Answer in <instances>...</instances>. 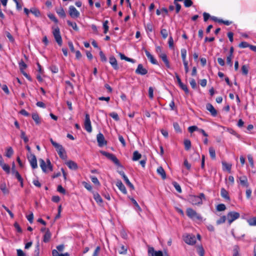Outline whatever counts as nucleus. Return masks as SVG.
Masks as SVG:
<instances>
[{
  "instance_id": "f257e3e1",
  "label": "nucleus",
  "mask_w": 256,
  "mask_h": 256,
  "mask_svg": "<svg viewBox=\"0 0 256 256\" xmlns=\"http://www.w3.org/2000/svg\"><path fill=\"white\" fill-rule=\"evenodd\" d=\"M50 142L52 145L56 148L60 157L63 160H65L66 158V152L62 145L54 142L52 138L50 139Z\"/></svg>"
},
{
  "instance_id": "f03ea898",
  "label": "nucleus",
  "mask_w": 256,
  "mask_h": 256,
  "mask_svg": "<svg viewBox=\"0 0 256 256\" xmlns=\"http://www.w3.org/2000/svg\"><path fill=\"white\" fill-rule=\"evenodd\" d=\"M205 198V196L203 193H200L199 196L190 195L188 197V201L193 205L201 204L202 203V199Z\"/></svg>"
},
{
  "instance_id": "7ed1b4c3",
  "label": "nucleus",
  "mask_w": 256,
  "mask_h": 256,
  "mask_svg": "<svg viewBox=\"0 0 256 256\" xmlns=\"http://www.w3.org/2000/svg\"><path fill=\"white\" fill-rule=\"evenodd\" d=\"M52 34L58 44L61 46L62 45V38L60 34V28L58 26H54L52 27Z\"/></svg>"
},
{
  "instance_id": "20e7f679",
  "label": "nucleus",
  "mask_w": 256,
  "mask_h": 256,
  "mask_svg": "<svg viewBox=\"0 0 256 256\" xmlns=\"http://www.w3.org/2000/svg\"><path fill=\"white\" fill-rule=\"evenodd\" d=\"M100 153L103 156H106L108 159L112 160L117 166H122L118 160L116 156L114 154L105 151H100Z\"/></svg>"
},
{
  "instance_id": "39448f33",
  "label": "nucleus",
  "mask_w": 256,
  "mask_h": 256,
  "mask_svg": "<svg viewBox=\"0 0 256 256\" xmlns=\"http://www.w3.org/2000/svg\"><path fill=\"white\" fill-rule=\"evenodd\" d=\"M186 215L192 219L202 220V217L192 208H188L186 211Z\"/></svg>"
},
{
  "instance_id": "423d86ee",
  "label": "nucleus",
  "mask_w": 256,
  "mask_h": 256,
  "mask_svg": "<svg viewBox=\"0 0 256 256\" xmlns=\"http://www.w3.org/2000/svg\"><path fill=\"white\" fill-rule=\"evenodd\" d=\"M240 216V214L236 212H230L227 214L226 216L229 224L239 218Z\"/></svg>"
},
{
  "instance_id": "0eeeda50",
  "label": "nucleus",
  "mask_w": 256,
  "mask_h": 256,
  "mask_svg": "<svg viewBox=\"0 0 256 256\" xmlns=\"http://www.w3.org/2000/svg\"><path fill=\"white\" fill-rule=\"evenodd\" d=\"M84 126L85 130L88 132H91L92 131V128L91 125V122L90 120V115L88 114H86L85 116V120L84 122Z\"/></svg>"
},
{
  "instance_id": "6e6552de",
  "label": "nucleus",
  "mask_w": 256,
  "mask_h": 256,
  "mask_svg": "<svg viewBox=\"0 0 256 256\" xmlns=\"http://www.w3.org/2000/svg\"><path fill=\"white\" fill-rule=\"evenodd\" d=\"M184 240L186 243L190 245H193L196 242L195 236L192 234H187L184 237Z\"/></svg>"
},
{
  "instance_id": "1a4fd4ad",
  "label": "nucleus",
  "mask_w": 256,
  "mask_h": 256,
  "mask_svg": "<svg viewBox=\"0 0 256 256\" xmlns=\"http://www.w3.org/2000/svg\"><path fill=\"white\" fill-rule=\"evenodd\" d=\"M28 158L32 168L33 169H35L38 168L37 160L34 154H30V156L28 155Z\"/></svg>"
},
{
  "instance_id": "9d476101",
  "label": "nucleus",
  "mask_w": 256,
  "mask_h": 256,
  "mask_svg": "<svg viewBox=\"0 0 256 256\" xmlns=\"http://www.w3.org/2000/svg\"><path fill=\"white\" fill-rule=\"evenodd\" d=\"M39 162H40V166L44 172H47V170H46L47 168L50 172L53 170L52 165V164L48 165L47 166L46 164V162L42 158H40L39 160Z\"/></svg>"
},
{
  "instance_id": "9b49d317",
  "label": "nucleus",
  "mask_w": 256,
  "mask_h": 256,
  "mask_svg": "<svg viewBox=\"0 0 256 256\" xmlns=\"http://www.w3.org/2000/svg\"><path fill=\"white\" fill-rule=\"evenodd\" d=\"M96 140L98 143V146L100 147H102L107 144V142L105 140L104 134L101 132H100L97 134Z\"/></svg>"
},
{
  "instance_id": "f8f14e48",
  "label": "nucleus",
  "mask_w": 256,
  "mask_h": 256,
  "mask_svg": "<svg viewBox=\"0 0 256 256\" xmlns=\"http://www.w3.org/2000/svg\"><path fill=\"white\" fill-rule=\"evenodd\" d=\"M68 12L69 14L72 18H75L80 16V12L73 6H70L69 7Z\"/></svg>"
},
{
  "instance_id": "ddd939ff",
  "label": "nucleus",
  "mask_w": 256,
  "mask_h": 256,
  "mask_svg": "<svg viewBox=\"0 0 256 256\" xmlns=\"http://www.w3.org/2000/svg\"><path fill=\"white\" fill-rule=\"evenodd\" d=\"M148 254L149 256H164L163 253L161 250L155 251L152 247L148 248Z\"/></svg>"
},
{
  "instance_id": "4468645a",
  "label": "nucleus",
  "mask_w": 256,
  "mask_h": 256,
  "mask_svg": "<svg viewBox=\"0 0 256 256\" xmlns=\"http://www.w3.org/2000/svg\"><path fill=\"white\" fill-rule=\"evenodd\" d=\"M238 182H239L242 186L246 188L248 186L249 184L248 178L246 176L238 177Z\"/></svg>"
},
{
  "instance_id": "2eb2a0df",
  "label": "nucleus",
  "mask_w": 256,
  "mask_h": 256,
  "mask_svg": "<svg viewBox=\"0 0 256 256\" xmlns=\"http://www.w3.org/2000/svg\"><path fill=\"white\" fill-rule=\"evenodd\" d=\"M135 72L137 74L143 76L148 73V70L144 68L142 64H139Z\"/></svg>"
},
{
  "instance_id": "dca6fc26",
  "label": "nucleus",
  "mask_w": 256,
  "mask_h": 256,
  "mask_svg": "<svg viewBox=\"0 0 256 256\" xmlns=\"http://www.w3.org/2000/svg\"><path fill=\"white\" fill-rule=\"evenodd\" d=\"M118 173L122 177L124 180L127 186H130L132 190H134V185L130 182L128 177L124 174V172L122 171H120L118 172Z\"/></svg>"
},
{
  "instance_id": "f3484780",
  "label": "nucleus",
  "mask_w": 256,
  "mask_h": 256,
  "mask_svg": "<svg viewBox=\"0 0 256 256\" xmlns=\"http://www.w3.org/2000/svg\"><path fill=\"white\" fill-rule=\"evenodd\" d=\"M206 109L210 112L212 116H216L217 111L211 104L208 103L206 104Z\"/></svg>"
},
{
  "instance_id": "a211bd4d",
  "label": "nucleus",
  "mask_w": 256,
  "mask_h": 256,
  "mask_svg": "<svg viewBox=\"0 0 256 256\" xmlns=\"http://www.w3.org/2000/svg\"><path fill=\"white\" fill-rule=\"evenodd\" d=\"M68 168L72 170H76L78 168V164L74 161L70 160L66 162Z\"/></svg>"
},
{
  "instance_id": "6ab92c4d",
  "label": "nucleus",
  "mask_w": 256,
  "mask_h": 256,
  "mask_svg": "<svg viewBox=\"0 0 256 256\" xmlns=\"http://www.w3.org/2000/svg\"><path fill=\"white\" fill-rule=\"evenodd\" d=\"M159 56L161 58L162 60L164 62V63L166 64V66L168 68H170V62L168 59L166 54L164 53H160L159 54Z\"/></svg>"
},
{
  "instance_id": "aec40b11",
  "label": "nucleus",
  "mask_w": 256,
  "mask_h": 256,
  "mask_svg": "<svg viewBox=\"0 0 256 256\" xmlns=\"http://www.w3.org/2000/svg\"><path fill=\"white\" fill-rule=\"evenodd\" d=\"M116 186L123 194H126L127 193L126 188L120 180L116 182Z\"/></svg>"
},
{
  "instance_id": "412c9836",
  "label": "nucleus",
  "mask_w": 256,
  "mask_h": 256,
  "mask_svg": "<svg viewBox=\"0 0 256 256\" xmlns=\"http://www.w3.org/2000/svg\"><path fill=\"white\" fill-rule=\"evenodd\" d=\"M220 195L226 200L230 201V199L228 195V192L224 188L220 190Z\"/></svg>"
},
{
  "instance_id": "4be33fe9",
  "label": "nucleus",
  "mask_w": 256,
  "mask_h": 256,
  "mask_svg": "<svg viewBox=\"0 0 256 256\" xmlns=\"http://www.w3.org/2000/svg\"><path fill=\"white\" fill-rule=\"evenodd\" d=\"M109 62L114 70H117L118 68L117 60L114 56H112L110 58Z\"/></svg>"
},
{
  "instance_id": "5701e85b",
  "label": "nucleus",
  "mask_w": 256,
  "mask_h": 256,
  "mask_svg": "<svg viewBox=\"0 0 256 256\" xmlns=\"http://www.w3.org/2000/svg\"><path fill=\"white\" fill-rule=\"evenodd\" d=\"M145 54L148 57V58L150 60V62L154 64H157L158 62L157 60L154 58L152 55L150 54V53L148 51L146 50H144Z\"/></svg>"
},
{
  "instance_id": "b1692460",
  "label": "nucleus",
  "mask_w": 256,
  "mask_h": 256,
  "mask_svg": "<svg viewBox=\"0 0 256 256\" xmlns=\"http://www.w3.org/2000/svg\"><path fill=\"white\" fill-rule=\"evenodd\" d=\"M52 234L48 229H47L43 238V241L44 242H48L50 241L51 238Z\"/></svg>"
},
{
  "instance_id": "393cba45",
  "label": "nucleus",
  "mask_w": 256,
  "mask_h": 256,
  "mask_svg": "<svg viewBox=\"0 0 256 256\" xmlns=\"http://www.w3.org/2000/svg\"><path fill=\"white\" fill-rule=\"evenodd\" d=\"M156 171L158 174L161 176L162 180H165L166 178V174L162 166H159L157 168Z\"/></svg>"
},
{
  "instance_id": "a878e982",
  "label": "nucleus",
  "mask_w": 256,
  "mask_h": 256,
  "mask_svg": "<svg viewBox=\"0 0 256 256\" xmlns=\"http://www.w3.org/2000/svg\"><path fill=\"white\" fill-rule=\"evenodd\" d=\"M32 118L36 124H40L41 123L40 118L38 113H33L32 114Z\"/></svg>"
},
{
  "instance_id": "bb28decb",
  "label": "nucleus",
  "mask_w": 256,
  "mask_h": 256,
  "mask_svg": "<svg viewBox=\"0 0 256 256\" xmlns=\"http://www.w3.org/2000/svg\"><path fill=\"white\" fill-rule=\"evenodd\" d=\"M56 13L60 17L62 18H64L66 17V14L65 12L64 11V10L62 7L60 6V8L56 9Z\"/></svg>"
},
{
  "instance_id": "cd10ccee",
  "label": "nucleus",
  "mask_w": 256,
  "mask_h": 256,
  "mask_svg": "<svg viewBox=\"0 0 256 256\" xmlns=\"http://www.w3.org/2000/svg\"><path fill=\"white\" fill-rule=\"evenodd\" d=\"M142 157V154L138 151H134L133 153L132 160L136 161L140 160Z\"/></svg>"
},
{
  "instance_id": "c85d7f7f",
  "label": "nucleus",
  "mask_w": 256,
  "mask_h": 256,
  "mask_svg": "<svg viewBox=\"0 0 256 256\" xmlns=\"http://www.w3.org/2000/svg\"><path fill=\"white\" fill-rule=\"evenodd\" d=\"M94 194V198L95 200L98 202V204H102V200L100 196V195L96 192V193H93Z\"/></svg>"
},
{
  "instance_id": "c756f323",
  "label": "nucleus",
  "mask_w": 256,
  "mask_h": 256,
  "mask_svg": "<svg viewBox=\"0 0 256 256\" xmlns=\"http://www.w3.org/2000/svg\"><path fill=\"white\" fill-rule=\"evenodd\" d=\"M0 189L4 194H8V190L6 188V184L5 182H2L0 184Z\"/></svg>"
},
{
  "instance_id": "7c9ffc66",
  "label": "nucleus",
  "mask_w": 256,
  "mask_h": 256,
  "mask_svg": "<svg viewBox=\"0 0 256 256\" xmlns=\"http://www.w3.org/2000/svg\"><path fill=\"white\" fill-rule=\"evenodd\" d=\"M119 55L120 56V58L122 60H124L126 61L132 62V63H134L135 62V60L130 58H129L128 57H126L124 56V54L120 53Z\"/></svg>"
},
{
  "instance_id": "2f4dec72",
  "label": "nucleus",
  "mask_w": 256,
  "mask_h": 256,
  "mask_svg": "<svg viewBox=\"0 0 256 256\" xmlns=\"http://www.w3.org/2000/svg\"><path fill=\"white\" fill-rule=\"evenodd\" d=\"M2 170L6 172V174H10V166L6 164L5 163H3L0 166Z\"/></svg>"
},
{
  "instance_id": "473e14b6",
  "label": "nucleus",
  "mask_w": 256,
  "mask_h": 256,
  "mask_svg": "<svg viewBox=\"0 0 256 256\" xmlns=\"http://www.w3.org/2000/svg\"><path fill=\"white\" fill-rule=\"evenodd\" d=\"M14 154V150L12 147H9L6 149V152L5 156L10 158L12 154Z\"/></svg>"
},
{
  "instance_id": "72a5a7b5",
  "label": "nucleus",
  "mask_w": 256,
  "mask_h": 256,
  "mask_svg": "<svg viewBox=\"0 0 256 256\" xmlns=\"http://www.w3.org/2000/svg\"><path fill=\"white\" fill-rule=\"evenodd\" d=\"M30 12L32 14H34L36 17H39L40 16V11L36 8H32L30 9Z\"/></svg>"
},
{
  "instance_id": "f704fd0d",
  "label": "nucleus",
  "mask_w": 256,
  "mask_h": 256,
  "mask_svg": "<svg viewBox=\"0 0 256 256\" xmlns=\"http://www.w3.org/2000/svg\"><path fill=\"white\" fill-rule=\"evenodd\" d=\"M209 153L210 156L212 159L216 158V151L213 147H210L209 148Z\"/></svg>"
},
{
  "instance_id": "c9c22d12",
  "label": "nucleus",
  "mask_w": 256,
  "mask_h": 256,
  "mask_svg": "<svg viewBox=\"0 0 256 256\" xmlns=\"http://www.w3.org/2000/svg\"><path fill=\"white\" fill-rule=\"evenodd\" d=\"M67 24L69 26H72V28L76 31L78 30V28L76 24V22H72L70 20H67Z\"/></svg>"
},
{
  "instance_id": "e433bc0d",
  "label": "nucleus",
  "mask_w": 256,
  "mask_h": 256,
  "mask_svg": "<svg viewBox=\"0 0 256 256\" xmlns=\"http://www.w3.org/2000/svg\"><path fill=\"white\" fill-rule=\"evenodd\" d=\"M242 74L246 76L248 72V66L246 65H243L242 67Z\"/></svg>"
},
{
  "instance_id": "4c0bfd02",
  "label": "nucleus",
  "mask_w": 256,
  "mask_h": 256,
  "mask_svg": "<svg viewBox=\"0 0 256 256\" xmlns=\"http://www.w3.org/2000/svg\"><path fill=\"white\" fill-rule=\"evenodd\" d=\"M184 144L186 150H188L190 149L191 147V142L189 140H185Z\"/></svg>"
},
{
  "instance_id": "58836bf2",
  "label": "nucleus",
  "mask_w": 256,
  "mask_h": 256,
  "mask_svg": "<svg viewBox=\"0 0 256 256\" xmlns=\"http://www.w3.org/2000/svg\"><path fill=\"white\" fill-rule=\"evenodd\" d=\"M19 66L20 71L22 72L26 68L27 66L22 60H21L19 62Z\"/></svg>"
},
{
  "instance_id": "ea45409f",
  "label": "nucleus",
  "mask_w": 256,
  "mask_h": 256,
  "mask_svg": "<svg viewBox=\"0 0 256 256\" xmlns=\"http://www.w3.org/2000/svg\"><path fill=\"white\" fill-rule=\"evenodd\" d=\"M226 218L227 217H226L225 216H221L218 220H216V224L218 225H219V224L224 223L226 220Z\"/></svg>"
},
{
  "instance_id": "a19ab883",
  "label": "nucleus",
  "mask_w": 256,
  "mask_h": 256,
  "mask_svg": "<svg viewBox=\"0 0 256 256\" xmlns=\"http://www.w3.org/2000/svg\"><path fill=\"white\" fill-rule=\"evenodd\" d=\"M82 185L84 186L86 189L88 190V191L90 192H92V186L90 185V184L89 183H88L86 182H82Z\"/></svg>"
},
{
  "instance_id": "79ce46f5",
  "label": "nucleus",
  "mask_w": 256,
  "mask_h": 256,
  "mask_svg": "<svg viewBox=\"0 0 256 256\" xmlns=\"http://www.w3.org/2000/svg\"><path fill=\"white\" fill-rule=\"evenodd\" d=\"M226 209V206L223 204H220L216 206V210L218 212L224 211Z\"/></svg>"
},
{
  "instance_id": "37998d69",
  "label": "nucleus",
  "mask_w": 256,
  "mask_h": 256,
  "mask_svg": "<svg viewBox=\"0 0 256 256\" xmlns=\"http://www.w3.org/2000/svg\"><path fill=\"white\" fill-rule=\"evenodd\" d=\"M130 200H132V202L134 204V206L136 207V210L137 211H142V209L140 208V206L138 205V203L136 202V201L134 198H131Z\"/></svg>"
},
{
  "instance_id": "c03bdc74",
  "label": "nucleus",
  "mask_w": 256,
  "mask_h": 256,
  "mask_svg": "<svg viewBox=\"0 0 256 256\" xmlns=\"http://www.w3.org/2000/svg\"><path fill=\"white\" fill-rule=\"evenodd\" d=\"M250 44H248L246 42H242L238 45V46L240 48H250Z\"/></svg>"
},
{
  "instance_id": "a18cd8bd",
  "label": "nucleus",
  "mask_w": 256,
  "mask_h": 256,
  "mask_svg": "<svg viewBox=\"0 0 256 256\" xmlns=\"http://www.w3.org/2000/svg\"><path fill=\"white\" fill-rule=\"evenodd\" d=\"M108 20H105L103 23V28H104V34H106L108 30Z\"/></svg>"
},
{
  "instance_id": "49530a36",
  "label": "nucleus",
  "mask_w": 256,
  "mask_h": 256,
  "mask_svg": "<svg viewBox=\"0 0 256 256\" xmlns=\"http://www.w3.org/2000/svg\"><path fill=\"white\" fill-rule=\"evenodd\" d=\"M234 254L233 256H240L239 254L240 248L238 246H235L234 248Z\"/></svg>"
},
{
  "instance_id": "de8ad7c7",
  "label": "nucleus",
  "mask_w": 256,
  "mask_h": 256,
  "mask_svg": "<svg viewBox=\"0 0 256 256\" xmlns=\"http://www.w3.org/2000/svg\"><path fill=\"white\" fill-rule=\"evenodd\" d=\"M109 115L110 117H112L116 121H118L120 120V118L118 114L115 112H111L109 114Z\"/></svg>"
},
{
  "instance_id": "09e8293b",
  "label": "nucleus",
  "mask_w": 256,
  "mask_h": 256,
  "mask_svg": "<svg viewBox=\"0 0 256 256\" xmlns=\"http://www.w3.org/2000/svg\"><path fill=\"white\" fill-rule=\"evenodd\" d=\"M181 55L182 59V61H186V50L185 48H182L181 50Z\"/></svg>"
},
{
  "instance_id": "8fccbe9b",
  "label": "nucleus",
  "mask_w": 256,
  "mask_h": 256,
  "mask_svg": "<svg viewBox=\"0 0 256 256\" xmlns=\"http://www.w3.org/2000/svg\"><path fill=\"white\" fill-rule=\"evenodd\" d=\"M160 34L164 39H166L168 36V32L166 29H162L160 30Z\"/></svg>"
},
{
  "instance_id": "3c124183",
  "label": "nucleus",
  "mask_w": 256,
  "mask_h": 256,
  "mask_svg": "<svg viewBox=\"0 0 256 256\" xmlns=\"http://www.w3.org/2000/svg\"><path fill=\"white\" fill-rule=\"evenodd\" d=\"M173 126H174V128L176 132H182L181 128L179 126V124L178 122H174Z\"/></svg>"
},
{
  "instance_id": "603ef678",
  "label": "nucleus",
  "mask_w": 256,
  "mask_h": 256,
  "mask_svg": "<svg viewBox=\"0 0 256 256\" xmlns=\"http://www.w3.org/2000/svg\"><path fill=\"white\" fill-rule=\"evenodd\" d=\"M172 184H173L176 190L178 192H180V193L182 192V189H181L180 186L178 182H172Z\"/></svg>"
},
{
  "instance_id": "864d4df0",
  "label": "nucleus",
  "mask_w": 256,
  "mask_h": 256,
  "mask_svg": "<svg viewBox=\"0 0 256 256\" xmlns=\"http://www.w3.org/2000/svg\"><path fill=\"white\" fill-rule=\"evenodd\" d=\"M179 86L186 92V94H188L189 90L186 85L184 84L183 83H181L179 84Z\"/></svg>"
},
{
  "instance_id": "5fc2aeb1",
  "label": "nucleus",
  "mask_w": 256,
  "mask_h": 256,
  "mask_svg": "<svg viewBox=\"0 0 256 256\" xmlns=\"http://www.w3.org/2000/svg\"><path fill=\"white\" fill-rule=\"evenodd\" d=\"M90 178L92 182L96 185L100 186V183L96 177L94 176H90Z\"/></svg>"
},
{
  "instance_id": "6e6d98bb",
  "label": "nucleus",
  "mask_w": 256,
  "mask_h": 256,
  "mask_svg": "<svg viewBox=\"0 0 256 256\" xmlns=\"http://www.w3.org/2000/svg\"><path fill=\"white\" fill-rule=\"evenodd\" d=\"M188 130L190 132L192 133L194 131H196V130L198 131V130H199V128H198V127L197 126H190L188 127Z\"/></svg>"
},
{
  "instance_id": "4d7b16f0",
  "label": "nucleus",
  "mask_w": 256,
  "mask_h": 256,
  "mask_svg": "<svg viewBox=\"0 0 256 256\" xmlns=\"http://www.w3.org/2000/svg\"><path fill=\"white\" fill-rule=\"evenodd\" d=\"M118 252L120 254H126L127 252V248L124 245H122Z\"/></svg>"
},
{
  "instance_id": "13d9d810",
  "label": "nucleus",
  "mask_w": 256,
  "mask_h": 256,
  "mask_svg": "<svg viewBox=\"0 0 256 256\" xmlns=\"http://www.w3.org/2000/svg\"><path fill=\"white\" fill-rule=\"evenodd\" d=\"M99 54H100V60L102 62H106L107 61V58H106V56L104 55V54L102 50H100V52Z\"/></svg>"
},
{
  "instance_id": "bf43d9fd",
  "label": "nucleus",
  "mask_w": 256,
  "mask_h": 256,
  "mask_svg": "<svg viewBox=\"0 0 256 256\" xmlns=\"http://www.w3.org/2000/svg\"><path fill=\"white\" fill-rule=\"evenodd\" d=\"M248 159L250 164L251 167L254 168V162L253 158H252V156L251 154H248Z\"/></svg>"
},
{
  "instance_id": "052dcab7",
  "label": "nucleus",
  "mask_w": 256,
  "mask_h": 256,
  "mask_svg": "<svg viewBox=\"0 0 256 256\" xmlns=\"http://www.w3.org/2000/svg\"><path fill=\"white\" fill-rule=\"evenodd\" d=\"M184 0V6L186 8L190 7L193 4V2L191 0Z\"/></svg>"
},
{
  "instance_id": "680f3d73",
  "label": "nucleus",
  "mask_w": 256,
  "mask_h": 256,
  "mask_svg": "<svg viewBox=\"0 0 256 256\" xmlns=\"http://www.w3.org/2000/svg\"><path fill=\"white\" fill-rule=\"evenodd\" d=\"M48 17L55 23L58 22V20L54 14H50L48 15Z\"/></svg>"
},
{
  "instance_id": "e2e57ef3",
  "label": "nucleus",
  "mask_w": 256,
  "mask_h": 256,
  "mask_svg": "<svg viewBox=\"0 0 256 256\" xmlns=\"http://www.w3.org/2000/svg\"><path fill=\"white\" fill-rule=\"evenodd\" d=\"M222 166L224 168H226L227 170H228L229 172H230L232 165L228 164H227L225 162H222Z\"/></svg>"
},
{
  "instance_id": "0e129e2a",
  "label": "nucleus",
  "mask_w": 256,
  "mask_h": 256,
  "mask_svg": "<svg viewBox=\"0 0 256 256\" xmlns=\"http://www.w3.org/2000/svg\"><path fill=\"white\" fill-rule=\"evenodd\" d=\"M148 96L150 99L154 98V88L150 86L148 88Z\"/></svg>"
},
{
  "instance_id": "69168bd1",
  "label": "nucleus",
  "mask_w": 256,
  "mask_h": 256,
  "mask_svg": "<svg viewBox=\"0 0 256 256\" xmlns=\"http://www.w3.org/2000/svg\"><path fill=\"white\" fill-rule=\"evenodd\" d=\"M232 56H228L226 58V64L230 67L232 66Z\"/></svg>"
},
{
  "instance_id": "338daca9",
  "label": "nucleus",
  "mask_w": 256,
  "mask_h": 256,
  "mask_svg": "<svg viewBox=\"0 0 256 256\" xmlns=\"http://www.w3.org/2000/svg\"><path fill=\"white\" fill-rule=\"evenodd\" d=\"M250 226H256V217H254L248 220Z\"/></svg>"
},
{
  "instance_id": "774afa93",
  "label": "nucleus",
  "mask_w": 256,
  "mask_h": 256,
  "mask_svg": "<svg viewBox=\"0 0 256 256\" xmlns=\"http://www.w3.org/2000/svg\"><path fill=\"white\" fill-rule=\"evenodd\" d=\"M198 253L200 256H204V250L202 246H199L198 247Z\"/></svg>"
}]
</instances>
